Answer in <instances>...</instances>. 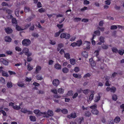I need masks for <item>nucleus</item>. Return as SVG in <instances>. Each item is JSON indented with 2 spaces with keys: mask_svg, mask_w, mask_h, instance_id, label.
Masks as SVG:
<instances>
[{
  "mask_svg": "<svg viewBox=\"0 0 124 124\" xmlns=\"http://www.w3.org/2000/svg\"><path fill=\"white\" fill-rule=\"evenodd\" d=\"M6 12L8 14H11L12 12V10L9 9H7L6 10Z\"/></svg>",
  "mask_w": 124,
  "mask_h": 124,
  "instance_id": "bf43d9fd",
  "label": "nucleus"
},
{
  "mask_svg": "<svg viewBox=\"0 0 124 124\" xmlns=\"http://www.w3.org/2000/svg\"><path fill=\"white\" fill-rule=\"evenodd\" d=\"M94 33L96 35L98 36H100V32L99 30H97L95 31L94 32Z\"/></svg>",
  "mask_w": 124,
  "mask_h": 124,
  "instance_id": "58836bf2",
  "label": "nucleus"
},
{
  "mask_svg": "<svg viewBox=\"0 0 124 124\" xmlns=\"http://www.w3.org/2000/svg\"><path fill=\"white\" fill-rule=\"evenodd\" d=\"M91 115L90 112L89 111H86L85 112V116H89Z\"/></svg>",
  "mask_w": 124,
  "mask_h": 124,
  "instance_id": "e433bc0d",
  "label": "nucleus"
},
{
  "mask_svg": "<svg viewBox=\"0 0 124 124\" xmlns=\"http://www.w3.org/2000/svg\"><path fill=\"white\" fill-rule=\"evenodd\" d=\"M41 66H37L36 68L35 73L36 74L38 73L39 71L41 70Z\"/></svg>",
  "mask_w": 124,
  "mask_h": 124,
  "instance_id": "9b49d317",
  "label": "nucleus"
},
{
  "mask_svg": "<svg viewBox=\"0 0 124 124\" xmlns=\"http://www.w3.org/2000/svg\"><path fill=\"white\" fill-rule=\"evenodd\" d=\"M102 48L104 49H107L108 48V45H106L103 44L101 46Z\"/></svg>",
  "mask_w": 124,
  "mask_h": 124,
  "instance_id": "72a5a7b5",
  "label": "nucleus"
},
{
  "mask_svg": "<svg viewBox=\"0 0 124 124\" xmlns=\"http://www.w3.org/2000/svg\"><path fill=\"white\" fill-rule=\"evenodd\" d=\"M35 15H34L32 17V16H30L27 19H26V20H27L28 21L30 22L35 17Z\"/></svg>",
  "mask_w": 124,
  "mask_h": 124,
  "instance_id": "4c0bfd02",
  "label": "nucleus"
},
{
  "mask_svg": "<svg viewBox=\"0 0 124 124\" xmlns=\"http://www.w3.org/2000/svg\"><path fill=\"white\" fill-rule=\"evenodd\" d=\"M31 43L30 40L28 39H24L22 41V45L26 46H29Z\"/></svg>",
  "mask_w": 124,
  "mask_h": 124,
  "instance_id": "f257e3e1",
  "label": "nucleus"
},
{
  "mask_svg": "<svg viewBox=\"0 0 124 124\" xmlns=\"http://www.w3.org/2000/svg\"><path fill=\"white\" fill-rule=\"evenodd\" d=\"M73 94V92L72 90L69 91L67 94V95L69 96H72Z\"/></svg>",
  "mask_w": 124,
  "mask_h": 124,
  "instance_id": "2f4dec72",
  "label": "nucleus"
},
{
  "mask_svg": "<svg viewBox=\"0 0 124 124\" xmlns=\"http://www.w3.org/2000/svg\"><path fill=\"white\" fill-rule=\"evenodd\" d=\"M89 62H90L91 66L92 67H94L95 66L96 64L91 59H90L89 60Z\"/></svg>",
  "mask_w": 124,
  "mask_h": 124,
  "instance_id": "6e6552de",
  "label": "nucleus"
},
{
  "mask_svg": "<svg viewBox=\"0 0 124 124\" xmlns=\"http://www.w3.org/2000/svg\"><path fill=\"white\" fill-rule=\"evenodd\" d=\"M117 28V27L116 25H112L111 26L110 29L112 30H116Z\"/></svg>",
  "mask_w": 124,
  "mask_h": 124,
  "instance_id": "49530a36",
  "label": "nucleus"
},
{
  "mask_svg": "<svg viewBox=\"0 0 124 124\" xmlns=\"http://www.w3.org/2000/svg\"><path fill=\"white\" fill-rule=\"evenodd\" d=\"M21 111L23 113H26L28 112V114H32V111L30 110H28L27 109L25 108H22L21 109Z\"/></svg>",
  "mask_w": 124,
  "mask_h": 124,
  "instance_id": "20e7f679",
  "label": "nucleus"
},
{
  "mask_svg": "<svg viewBox=\"0 0 124 124\" xmlns=\"http://www.w3.org/2000/svg\"><path fill=\"white\" fill-rule=\"evenodd\" d=\"M59 81L58 80L55 79L53 80L52 83L54 85L57 86L59 85Z\"/></svg>",
  "mask_w": 124,
  "mask_h": 124,
  "instance_id": "0eeeda50",
  "label": "nucleus"
},
{
  "mask_svg": "<svg viewBox=\"0 0 124 124\" xmlns=\"http://www.w3.org/2000/svg\"><path fill=\"white\" fill-rule=\"evenodd\" d=\"M112 99L115 101L117 100V95L115 94H114L112 95Z\"/></svg>",
  "mask_w": 124,
  "mask_h": 124,
  "instance_id": "c756f323",
  "label": "nucleus"
},
{
  "mask_svg": "<svg viewBox=\"0 0 124 124\" xmlns=\"http://www.w3.org/2000/svg\"><path fill=\"white\" fill-rule=\"evenodd\" d=\"M79 68L78 67H75L74 68V71L76 72H77L79 71Z\"/></svg>",
  "mask_w": 124,
  "mask_h": 124,
  "instance_id": "603ef678",
  "label": "nucleus"
},
{
  "mask_svg": "<svg viewBox=\"0 0 124 124\" xmlns=\"http://www.w3.org/2000/svg\"><path fill=\"white\" fill-rule=\"evenodd\" d=\"M1 5L2 6H8V4L5 2H3L2 3Z\"/></svg>",
  "mask_w": 124,
  "mask_h": 124,
  "instance_id": "0e129e2a",
  "label": "nucleus"
},
{
  "mask_svg": "<svg viewBox=\"0 0 124 124\" xmlns=\"http://www.w3.org/2000/svg\"><path fill=\"white\" fill-rule=\"evenodd\" d=\"M16 29L17 30L19 31H23L24 30V29H22L17 24H16Z\"/></svg>",
  "mask_w": 124,
  "mask_h": 124,
  "instance_id": "a878e982",
  "label": "nucleus"
},
{
  "mask_svg": "<svg viewBox=\"0 0 124 124\" xmlns=\"http://www.w3.org/2000/svg\"><path fill=\"white\" fill-rule=\"evenodd\" d=\"M31 121L34 122L36 120V118L35 116H31L29 117Z\"/></svg>",
  "mask_w": 124,
  "mask_h": 124,
  "instance_id": "dca6fc26",
  "label": "nucleus"
},
{
  "mask_svg": "<svg viewBox=\"0 0 124 124\" xmlns=\"http://www.w3.org/2000/svg\"><path fill=\"white\" fill-rule=\"evenodd\" d=\"M104 37L101 36L99 39V40L100 41L102 42L103 43L104 42Z\"/></svg>",
  "mask_w": 124,
  "mask_h": 124,
  "instance_id": "5fc2aeb1",
  "label": "nucleus"
},
{
  "mask_svg": "<svg viewBox=\"0 0 124 124\" xmlns=\"http://www.w3.org/2000/svg\"><path fill=\"white\" fill-rule=\"evenodd\" d=\"M64 90L62 88L59 89L58 90V93L61 94H62L64 92Z\"/></svg>",
  "mask_w": 124,
  "mask_h": 124,
  "instance_id": "412c9836",
  "label": "nucleus"
},
{
  "mask_svg": "<svg viewBox=\"0 0 124 124\" xmlns=\"http://www.w3.org/2000/svg\"><path fill=\"white\" fill-rule=\"evenodd\" d=\"M61 112L64 114H67L68 113V110L66 109H63L62 110Z\"/></svg>",
  "mask_w": 124,
  "mask_h": 124,
  "instance_id": "473e14b6",
  "label": "nucleus"
},
{
  "mask_svg": "<svg viewBox=\"0 0 124 124\" xmlns=\"http://www.w3.org/2000/svg\"><path fill=\"white\" fill-rule=\"evenodd\" d=\"M2 62L4 64L6 65H8V62L5 60L3 59Z\"/></svg>",
  "mask_w": 124,
  "mask_h": 124,
  "instance_id": "09e8293b",
  "label": "nucleus"
},
{
  "mask_svg": "<svg viewBox=\"0 0 124 124\" xmlns=\"http://www.w3.org/2000/svg\"><path fill=\"white\" fill-rule=\"evenodd\" d=\"M94 95L93 94H91L90 95L89 97V98L87 100L88 102L90 101L93 100L94 97Z\"/></svg>",
  "mask_w": 124,
  "mask_h": 124,
  "instance_id": "ddd939ff",
  "label": "nucleus"
},
{
  "mask_svg": "<svg viewBox=\"0 0 124 124\" xmlns=\"http://www.w3.org/2000/svg\"><path fill=\"white\" fill-rule=\"evenodd\" d=\"M112 50L113 53H117L118 52V50L115 47H113L112 48Z\"/></svg>",
  "mask_w": 124,
  "mask_h": 124,
  "instance_id": "393cba45",
  "label": "nucleus"
},
{
  "mask_svg": "<svg viewBox=\"0 0 124 124\" xmlns=\"http://www.w3.org/2000/svg\"><path fill=\"white\" fill-rule=\"evenodd\" d=\"M70 37V35L69 34H67L65 33H61L60 36V37L61 38H65L66 39H69Z\"/></svg>",
  "mask_w": 124,
  "mask_h": 124,
  "instance_id": "f03ea898",
  "label": "nucleus"
},
{
  "mask_svg": "<svg viewBox=\"0 0 124 124\" xmlns=\"http://www.w3.org/2000/svg\"><path fill=\"white\" fill-rule=\"evenodd\" d=\"M111 1L110 0H107L105 1V3L106 4L109 5L111 3Z\"/></svg>",
  "mask_w": 124,
  "mask_h": 124,
  "instance_id": "680f3d73",
  "label": "nucleus"
},
{
  "mask_svg": "<svg viewBox=\"0 0 124 124\" xmlns=\"http://www.w3.org/2000/svg\"><path fill=\"white\" fill-rule=\"evenodd\" d=\"M120 120V118L118 116H117L114 119V121L116 123H118Z\"/></svg>",
  "mask_w": 124,
  "mask_h": 124,
  "instance_id": "f3484780",
  "label": "nucleus"
},
{
  "mask_svg": "<svg viewBox=\"0 0 124 124\" xmlns=\"http://www.w3.org/2000/svg\"><path fill=\"white\" fill-rule=\"evenodd\" d=\"M64 57L67 60H69L70 58V55L69 53H66L64 54Z\"/></svg>",
  "mask_w": 124,
  "mask_h": 124,
  "instance_id": "6ab92c4d",
  "label": "nucleus"
},
{
  "mask_svg": "<svg viewBox=\"0 0 124 124\" xmlns=\"http://www.w3.org/2000/svg\"><path fill=\"white\" fill-rule=\"evenodd\" d=\"M29 49L27 48H24L22 50V52L23 53H25V54L26 55H27V57H29L31 56L32 54L31 53H29Z\"/></svg>",
  "mask_w": 124,
  "mask_h": 124,
  "instance_id": "7ed1b4c3",
  "label": "nucleus"
},
{
  "mask_svg": "<svg viewBox=\"0 0 124 124\" xmlns=\"http://www.w3.org/2000/svg\"><path fill=\"white\" fill-rule=\"evenodd\" d=\"M37 5V7L38 8H40L42 7V4L39 2H38Z\"/></svg>",
  "mask_w": 124,
  "mask_h": 124,
  "instance_id": "774afa93",
  "label": "nucleus"
},
{
  "mask_svg": "<svg viewBox=\"0 0 124 124\" xmlns=\"http://www.w3.org/2000/svg\"><path fill=\"white\" fill-rule=\"evenodd\" d=\"M31 25V23H30L29 24H27L24 25V30H26L28 29Z\"/></svg>",
  "mask_w": 124,
  "mask_h": 124,
  "instance_id": "a18cd8bd",
  "label": "nucleus"
},
{
  "mask_svg": "<svg viewBox=\"0 0 124 124\" xmlns=\"http://www.w3.org/2000/svg\"><path fill=\"white\" fill-rule=\"evenodd\" d=\"M82 91L83 93L85 94H87L90 91L88 89H86L84 90H82Z\"/></svg>",
  "mask_w": 124,
  "mask_h": 124,
  "instance_id": "b1692460",
  "label": "nucleus"
},
{
  "mask_svg": "<svg viewBox=\"0 0 124 124\" xmlns=\"http://www.w3.org/2000/svg\"><path fill=\"white\" fill-rule=\"evenodd\" d=\"M8 72L10 75H15L16 74V73L15 72L13 71H8Z\"/></svg>",
  "mask_w": 124,
  "mask_h": 124,
  "instance_id": "13d9d810",
  "label": "nucleus"
},
{
  "mask_svg": "<svg viewBox=\"0 0 124 124\" xmlns=\"http://www.w3.org/2000/svg\"><path fill=\"white\" fill-rule=\"evenodd\" d=\"M36 78L38 80H41L43 79L42 76H39V75H37L36 76Z\"/></svg>",
  "mask_w": 124,
  "mask_h": 124,
  "instance_id": "f704fd0d",
  "label": "nucleus"
},
{
  "mask_svg": "<svg viewBox=\"0 0 124 124\" xmlns=\"http://www.w3.org/2000/svg\"><path fill=\"white\" fill-rule=\"evenodd\" d=\"M91 76V75L89 73H87L85 74L83 77V78H87L90 77Z\"/></svg>",
  "mask_w": 124,
  "mask_h": 124,
  "instance_id": "6e6d98bb",
  "label": "nucleus"
},
{
  "mask_svg": "<svg viewBox=\"0 0 124 124\" xmlns=\"http://www.w3.org/2000/svg\"><path fill=\"white\" fill-rule=\"evenodd\" d=\"M91 112L93 114L95 115H98L99 112L96 109L92 110Z\"/></svg>",
  "mask_w": 124,
  "mask_h": 124,
  "instance_id": "1a4fd4ad",
  "label": "nucleus"
},
{
  "mask_svg": "<svg viewBox=\"0 0 124 124\" xmlns=\"http://www.w3.org/2000/svg\"><path fill=\"white\" fill-rule=\"evenodd\" d=\"M21 82H19L17 83V85L19 87H23L24 88L25 87L24 86V83H21Z\"/></svg>",
  "mask_w": 124,
  "mask_h": 124,
  "instance_id": "5701e85b",
  "label": "nucleus"
},
{
  "mask_svg": "<svg viewBox=\"0 0 124 124\" xmlns=\"http://www.w3.org/2000/svg\"><path fill=\"white\" fill-rule=\"evenodd\" d=\"M54 67L56 69L60 70L61 68V66L60 65L57 63L55 64Z\"/></svg>",
  "mask_w": 124,
  "mask_h": 124,
  "instance_id": "f8f14e48",
  "label": "nucleus"
},
{
  "mask_svg": "<svg viewBox=\"0 0 124 124\" xmlns=\"http://www.w3.org/2000/svg\"><path fill=\"white\" fill-rule=\"evenodd\" d=\"M12 22L13 24L15 23L16 24L17 23V22L16 19L14 18H13L12 19Z\"/></svg>",
  "mask_w": 124,
  "mask_h": 124,
  "instance_id": "c85d7f7f",
  "label": "nucleus"
},
{
  "mask_svg": "<svg viewBox=\"0 0 124 124\" xmlns=\"http://www.w3.org/2000/svg\"><path fill=\"white\" fill-rule=\"evenodd\" d=\"M90 108L92 109V110L94 109H96L97 108V105L96 104L94 105L91 106L90 107Z\"/></svg>",
  "mask_w": 124,
  "mask_h": 124,
  "instance_id": "79ce46f5",
  "label": "nucleus"
},
{
  "mask_svg": "<svg viewBox=\"0 0 124 124\" xmlns=\"http://www.w3.org/2000/svg\"><path fill=\"white\" fill-rule=\"evenodd\" d=\"M32 36L34 37L38 38L39 36V35L38 34L35 33H32Z\"/></svg>",
  "mask_w": 124,
  "mask_h": 124,
  "instance_id": "052dcab7",
  "label": "nucleus"
},
{
  "mask_svg": "<svg viewBox=\"0 0 124 124\" xmlns=\"http://www.w3.org/2000/svg\"><path fill=\"white\" fill-rule=\"evenodd\" d=\"M16 51L18 52H20L22 51V49L19 46H16L15 48Z\"/></svg>",
  "mask_w": 124,
  "mask_h": 124,
  "instance_id": "de8ad7c7",
  "label": "nucleus"
},
{
  "mask_svg": "<svg viewBox=\"0 0 124 124\" xmlns=\"http://www.w3.org/2000/svg\"><path fill=\"white\" fill-rule=\"evenodd\" d=\"M33 112L35 114L40 116V111L38 109L35 110L33 111Z\"/></svg>",
  "mask_w": 124,
  "mask_h": 124,
  "instance_id": "4be33fe9",
  "label": "nucleus"
},
{
  "mask_svg": "<svg viewBox=\"0 0 124 124\" xmlns=\"http://www.w3.org/2000/svg\"><path fill=\"white\" fill-rule=\"evenodd\" d=\"M5 53L8 55H11L13 54V52L10 51H7Z\"/></svg>",
  "mask_w": 124,
  "mask_h": 124,
  "instance_id": "c03bdc74",
  "label": "nucleus"
},
{
  "mask_svg": "<svg viewBox=\"0 0 124 124\" xmlns=\"http://www.w3.org/2000/svg\"><path fill=\"white\" fill-rule=\"evenodd\" d=\"M7 87L8 88H10L13 86L12 83L11 82H8L7 84Z\"/></svg>",
  "mask_w": 124,
  "mask_h": 124,
  "instance_id": "aec40b11",
  "label": "nucleus"
},
{
  "mask_svg": "<svg viewBox=\"0 0 124 124\" xmlns=\"http://www.w3.org/2000/svg\"><path fill=\"white\" fill-rule=\"evenodd\" d=\"M27 69L29 71H31L33 69V68L30 66V64H29L27 66Z\"/></svg>",
  "mask_w": 124,
  "mask_h": 124,
  "instance_id": "3c124183",
  "label": "nucleus"
},
{
  "mask_svg": "<svg viewBox=\"0 0 124 124\" xmlns=\"http://www.w3.org/2000/svg\"><path fill=\"white\" fill-rule=\"evenodd\" d=\"M77 117L76 114L75 113H72L70 115H68L67 117L69 119H71L72 118H75Z\"/></svg>",
  "mask_w": 124,
  "mask_h": 124,
  "instance_id": "423d86ee",
  "label": "nucleus"
},
{
  "mask_svg": "<svg viewBox=\"0 0 124 124\" xmlns=\"http://www.w3.org/2000/svg\"><path fill=\"white\" fill-rule=\"evenodd\" d=\"M33 85L35 86H38L40 85L39 83L36 82H34L33 83Z\"/></svg>",
  "mask_w": 124,
  "mask_h": 124,
  "instance_id": "69168bd1",
  "label": "nucleus"
},
{
  "mask_svg": "<svg viewBox=\"0 0 124 124\" xmlns=\"http://www.w3.org/2000/svg\"><path fill=\"white\" fill-rule=\"evenodd\" d=\"M100 98L101 97L100 96L96 97L94 101L95 102H97L100 100Z\"/></svg>",
  "mask_w": 124,
  "mask_h": 124,
  "instance_id": "37998d69",
  "label": "nucleus"
},
{
  "mask_svg": "<svg viewBox=\"0 0 124 124\" xmlns=\"http://www.w3.org/2000/svg\"><path fill=\"white\" fill-rule=\"evenodd\" d=\"M118 53L120 55H123L124 53V50H119L118 51Z\"/></svg>",
  "mask_w": 124,
  "mask_h": 124,
  "instance_id": "c9c22d12",
  "label": "nucleus"
},
{
  "mask_svg": "<svg viewBox=\"0 0 124 124\" xmlns=\"http://www.w3.org/2000/svg\"><path fill=\"white\" fill-rule=\"evenodd\" d=\"M30 8L29 7H25L24 8V11L25 12H27L29 11Z\"/></svg>",
  "mask_w": 124,
  "mask_h": 124,
  "instance_id": "864d4df0",
  "label": "nucleus"
},
{
  "mask_svg": "<svg viewBox=\"0 0 124 124\" xmlns=\"http://www.w3.org/2000/svg\"><path fill=\"white\" fill-rule=\"evenodd\" d=\"M60 34V31H58V32H56L54 34V37H57Z\"/></svg>",
  "mask_w": 124,
  "mask_h": 124,
  "instance_id": "338daca9",
  "label": "nucleus"
},
{
  "mask_svg": "<svg viewBox=\"0 0 124 124\" xmlns=\"http://www.w3.org/2000/svg\"><path fill=\"white\" fill-rule=\"evenodd\" d=\"M2 75L3 76L7 77L8 76V75L7 72H5L4 71L2 73Z\"/></svg>",
  "mask_w": 124,
  "mask_h": 124,
  "instance_id": "ea45409f",
  "label": "nucleus"
},
{
  "mask_svg": "<svg viewBox=\"0 0 124 124\" xmlns=\"http://www.w3.org/2000/svg\"><path fill=\"white\" fill-rule=\"evenodd\" d=\"M82 41L81 39H80L77 41V43H76L77 46H80L82 44Z\"/></svg>",
  "mask_w": 124,
  "mask_h": 124,
  "instance_id": "7c9ffc66",
  "label": "nucleus"
},
{
  "mask_svg": "<svg viewBox=\"0 0 124 124\" xmlns=\"http://www.w3.org/2000/svg\"><path fill=\"white\" fill-rule=\"evenodd\" d=\"M81 54L82 56L86 58H87L88 56L87 53L85 51L83 52Z\"/></svg>",
  "mask_w": 124,
  "mask_h": 124,
  "instance_id": "4468645a",
  "label": "nucleus"
},
{
  "mask_svg": "<svg viewBox=\"0 0 124 124\" xmlns=\"http://www.w3.org/2000/svg\"><path fill=\"white\" fill-rule=\"evenodd\" d=\"M6 32L8 34H9L12 33L13 31V30L10 27H8L5 29Z\"/></svg>",
  "mask_w": 124,
  "mask_h": 124,
  "instance_id": "39448f33",
  "label": "nucleus"
},
{
  "mask_svg": "<svg viewBox=\"0 0 124 124\" xmlns=\"http://www.w3.org/2000/svg\"><path fill=\"white\" fill-rule=\"evenodd\" d=\"M63 26V24H62L60 25L59 24H58L57 25V26L58 27V28L59 29H61V28H62Z\"/></svg>",
  "mask_w": 124,
  "mask_h": 124,
  "instance_id": "e2e57ef3",
  "label": "nucleus"
},
{
  "mask_svg": "<svg viewBox=\"0 0 124 124\" xmlns=\"http://www.w3.org/2000/svg\"><path fill=\"white\" fill-rule=\"evenodd\" d=\"M38 11L40 13H42L45 12V10L44 8H41L38 10Z\"/></svg>",
  "mask_w": 124,
  "mask_h": 124,
  "instance_id": "8fccbe9b",
  "label": "nucleus"
},
{
  "mask_svg": "<svg viewBox=\"0 0 124 124\" xmlns=\"http://www.w3.org/2000/svg\"><path fill=\"white\" fill-rule=\"evenodd\" d=\"M13 108L14 109L18 110L21 108V107L20 106H17L16 105L15 106H13Z\"/></svg>",
  "mask_w": 124,
  "mask_h": 124,
  "instance_id": "cd10ccee",
  "label": "nucleus"
},
{
  "mask_svg": "<svg viewBox=\"0 0 124 124\" xmlns=\"http://www.w3.org/2000/svg\"><path fill=\"white\" fill-rule=\"evenodd\" d=\"M70 63L72 65H74L76 63L75 60L74 59H70Z\"/></svg>",
  "mask_w": 124,
  "mask_h": 124,
  "instance_id": "bb28decb",
  "label": "nucleus"
},
{
  "mask_svg": "<svg viewBox=\"0 0 124 124\" xmlns=\"http://www.w3.org/2000/svg\"><path fill=\"white\" fill-rule=\"evenodd\" d=\"M116 91V88L114 87H113L111 88L110 92H111L114 93Z\"/></svg>",
  "mask_w": 124,
  "mask_h": 124,
  "instance_id": "a19ab883",
  "label": "nucleus"
},
{
  "mask_svg": "<svg viewBox=\"0 0 124 124\" xmlns=\"http://www.w3.org/2000/svg\"><path fill=\"white\" fill-rule=\"evenodd\" d=\"M62 70L63 73H67L69 71V70L66 67L63 68Z\"/></svg>",
  "mask_w": 124,
  "mask_h": 124,
  "instance_id": "a211bd4d",
  "label": "nucleus"
},
{
  "mask_svg": "<svg viewBox=\"0 0 124 124\" xmlns=\"http://www.w3.org/2000/svg\"><path fill=\"white\" fill-rule=\"evenodd\" d=\"M47 114L48 116H53L54 115L53 111L49 109L48 110Z\"/></svg>",
  "mask_w": 124,
  "mask_h": 124,
  "instance_id": "9d476101",
  "label": "nucleus"
},
{
  "mask_svg": "<svg viewBox=\"0 0 124 124\" xmlns=\"http://www.w3.org/2000/svg\"><path fill=\"white\" fill-rule=\"evenodd\" d=\"M19 11L18 10V9H16L15 11V13L16 15V16L18 17L19 16Z\"/></svg>",
  "mask_w": 124,
  "mask_h": 124,
  "instance_id": "4d7b16f0",
  "label": "nucleus"
},
{
  "mask_svg": "<svg viewBox=\"0 0 124 124\" xmlns=\"http://www.w3.org/2000/svg\"><path fill=\"white\" fill-rule=\"evenodd\" d=\"M11 40V38L9 36H6L5 38V40L6 42H10Z\"/></svg>",
  "mask_w": 124,
  "mask_h": 124,
  "instance_id": "2eb2a0df",
  "label": "nucleus"
}]
</instances>
